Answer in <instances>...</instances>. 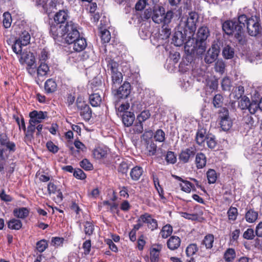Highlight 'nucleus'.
<instances>
[{"label": "nucleus", "mask_w": 262, "mask_h": 262, "mask_svg": "<svg viewBox=\"0 0 262 262\" xmlns=\"http://www.w3.org/2000/svg\"><path fill=\"white\" fill-rule=\"evenodd\" d=\"M225 68V64L222 60H217L215 64V70L221 74L223 73Z\"/></svg>", "instance_id": "58"}, {"label": "nucleus", "mask_w": 262, "mask_h": 262, "mask_svg": "<svg viewBox=\"0 0 262 262\" xmlns=\"http://www.w3.org/2000/svg\"><path fill=\"white\" fill-rule=\"evenodd\" d=\"M108 151V148L105 146H97L93 149L92 155L94 158L100 160L105 158Z\"/></svg>", "instance_id": "18"}, {"label": "nucleus", "mask_w": 262, "mask_h": 262, "mask_svg": "<svg viewBox=\"0 0 262 262\" xmlns=\"http://www.w3.org/2000/svg\"><path fill=\"white\" fill-rule=\"evenodd\" d=\"M64 30L66 31L62 38L69 44L72 43L80 36L76 25L72 21L68 22L66 24Z\"/></svg>", "instance_id": "5"}, {"label": "nucleus", "mask_w": 262, "mask_h": 262, "mask_svg": "<svg viewBox=\"0 0 262 262\" xmlns=\"http://www.w3.org/2000/svg\"><path fill=\"white\" fill-rule=\"evenodd\" d=\"M74 176L80 180H84L86 178V174L81 169H75L73 173Z\"/></svg>", "instance_id": "61"}, {"label": "nucleus", "mask_w": 262, "mask_h": 262, "mask_svg": "<svg viewBox=\"0 0 262 262\" xmlns=\"http://www.w3.org/2000/svg\"><path fill=\"white\" fill-rule=\"evenodd\" d=\"M56 83L52 79H48L45 83V89L48 93L54 92L56 89Z\"/></svg>", "instance_id": "34"}, {"label": "nucleus", "mask_w": 262, "mask_h": 262, "mask_svg": "<svg viewBox=\"0 0 262 262\" xmlns=\"http://www.w3.org/2000/svg\"><path fill=\"white\" fill-rule=\"evenodd\" d=\"M243 237L248 240H252L255 237L254 230L252 228L247 229L243 233Z\"/></svg>", "instance_id": "54"}, {"label": "nucleus", "mask_w": 262, "mask_h": 262, "mask_svg": "<svg viewBox=\"0 0 262 262\" xmlns=\"http://www.w3.org/2000/svg\"><path fill=\"white\" fill-rule=\"evenodd\" d=\"M206 141L209 148L213 149L216 146V142L213 136H208Z\"/></svg>", "instance_id": "64"}, {"label": "nucleus", "mask_w": 262, "mask_h": 262, "mask_svg": "<svg viewBox=\"0 0 262 262\" xmlns=\"http://www.w3.org/2000/svg\"><path fill=\"white\" fill-rule=\"evenodd\" d=\"M8 227L12 230H19L22 227L21 222L16 219H12L8 222Z\"/></svg>", "instance_id": "36"}, {"label": "nucleus", "mask_w": 262, "mask_h": 262, "mask_svg": "<svg viewBox=\"0 0 262 262\" xmlns=\"http://www.w3.org/2000/svg\"><path fill=\"white\" fill-rule=\"evenodd\" d=\"M36 176L41 182H47L50 180L48 172H45L43 168H40L36 172Z\"/></svg>", "instance_id": "38"}, {"label": "nucleus", "mask_w": 262, "mask_h": 262, "mask_svg": "<svg viewBox=\"0 0 262 262\" xmlns=\"http://www.w3.org/2000/svg\"><path fill=\"white\" fill-rule=\"evenodd\" d=\"M219 52V46L217 44H213L207 52L205 57V61L207 63L213 62L217 58Z\"/></svg>", "instance_id": "14"}, {"label": "nucleus", "mask_w": 262, "mask_h": 262, "mask_svg": "<svg viewBox=\"0 0 262 262\" xmlns=\"http://www.w3.org/2000/svg\"><path fill=\"white\" fill-rule=\"evenodd\" d=\"M115 92V96L116 98L125 99L130 93V85L128 82H125L118 89L117 88Z\"/></svg>", "instance_id": "15"}, {"label": "nucleus", "mask_w": 262, "mask_h": 262, "mask_svg": "<svg viewBox=\"0 0 262 262\" xmlns=\"http://www.w3.org/2000/svg\"><path fill=\"white\" fill-rule=\"evenodd\" d=\"M107 70L111 75L112 89L115 91L118 86L121 83L123 80V75L118 71L119 64L114 60L106 59Z\"/></svg>", "instance_id": "2"}, {"label": "nucleus", "mask_w": 262, "mask_h": 262, "mask_svg": "<svg viewBox=\"0 0 262 262\" xmlns=\"http://www.w3.org/2000/svg\"><path fill=\"white\" fill-rule=\"evenodd\" d=\"M146 148L149 155H154L157 151V145L152 141L147 143Z\"/></svg>", "instance_id": "57"}, {"label": "nucleus", "mask_w": 262, "mask_h": 262, "mask_svg": "<svg viewBox=\"0 0 262 262\" xmlns=\"http://www.w3.org/2000/svg\"><path fill=\"white\" fill-rule=\"evenodd\" d=\"M236 253L234 249L228 248L225 252L224 258L226 262H231L234 259Z\"/></svg>", "instance_id": "35"}, {"label": "nucleus", "mask_w": 262, "mask_h": 262, "mask_svg": "<svg viewBox=\"0 0 262 262\" xmlns=\"http://www.w3.org/2000/svg\"><path fill=\"white\" fill-rule=\"evenodd\" d=\"M238 21L243 29L247 26L248 32L252 36H256L261 31L259 18L256 16H252L248 18L246 15L242 14L238 16Z\"/></svg>", "instance_id": "1"}, {"label": "nucleus", "mask_w": 262, "mask_h": 262, "mask_svg": "<svg viewBox=\"0 0 262 262\" xmlns=\"http://www.w3.org/2000/svg\"><path fill=\"white\" fill-rule=\"evenodd\" d=\"M66 29V25H60L59 23H53L50 27V34L54 39L63 38Z\"/></svg>", "instance_id": "11"}, {"label": "nucleus", "mask_w": 262, "mask_h": 262, "mask_svg": "<svg viewBox=\"0 0 262 262\" xmlns=\"http://www.w3.org/2000/svg\"><path fill=\"white\" fill-rule=\"evenodd\" d=\"M183 183L184 185L180 184L181 190L187 193H189L190 192L191 189H195L194 185L189 181L184 180L183 181Z\"/></svg>", "instance_id": "42"}, {"label": "nucleus", "mask_w": 262, "mask_h": 262, "mask_svg": "<svg viewBox=\"0 0 262 262\" xmlns=\"http://www.w3.org/2000/svg\"><path fill=\"white\" fill-rule=\"evenodd\" d=\"M181 239L177 236H172L167 242L168 248L171 250L177 249L180 246Z\"/></svg>", "instance_id": "24"}, {"label": "nucleus", "mask_w": 262, "mask_h": 262, "mask_svg": "<svg viewBox=\"0 0 262 262\" xmlns=\"http://www.w3.org/2000/svg\"><path fill=\"white\" fill-rule=\"evenodd\" d=\"M198 19L197 14L194 12H191L187 18H183L179 26L184 29H187L189 32L190 37L193 36L196 30V22Z\"/></svg>", "instance_id": "4"}, {"label": "nucleus", "mask_w": 262, "mask_h": 262, "mask_svg": "<svg viewBox=\"0 0 262 262\" xmlns=\"http://www.w3.org/2000/svg\"><path fill=\"white\" fill-rule=\"evenodd\" d=\"M29 121L35 124L41 123L47 117L46 112L33 111L29 113Z\"/></svg>", "instance_id": "16"}, {"label": "nucleus", "mask_w": 262, "mask_h": 262, "mask_svg": "<svg viewBox=\"0 0 262 262\" xmlns=\"http://www.w3.org/2000/svg\"><path fill=\"white\" fill-rule=\"evenodd\" d=\"M258 217V212L253 209L248 210L245 215V219L247 222L252 223L255 222Z\"/></svg>", "instance_id": "32"}, {"label": "nucleus", "mask_w": 262, "mask_h": 262, "mask_svg": "<svg viewBox=\"0 0 262 262\" xmlns=\"http://www.w3.org/2000/svg\"><path fill=\"white\" fill-rule=\"evenodd\" d=\"M69 15L67 11L60 10L59 12H57L54 16V23L65 25L67 23H66V21Z\"/></svg>", "instance_id": "21"}, {"label": "nucleus", "mask_w": 262, "mask_h": 262, "mask_svg": "<svg viewBox=\"0 0 262 262\" xmlns=\"http://www.w3.org/2000/svg\"><path fill=\"white\" fill-rule=\"evenodd\" d=\"M208 136L206 135L205 129L201 128L198 130L196 135V141L199 145H202L207 139Z\"/></svg>", "instance_id": "29"}, {"label": "nucleus", "mask_w": 262, "mask_h": 262, "mask_svg": "<svg viewBox=\"0 0 262 262\" xmlns=\"http://www.w3.org/2000/svg\"><path fill=\"white\" fill-rule=\"evenodd\" d=\"M194 155V149L193 147L187 148L182 150L181 152L179 158L184 163L188 162L189 158Z\"/></svg>", "instance_id": "23"}, {"label": "nucleus", "mask_w": 262, "mask_h": 262, "mask_svg": "<svg viewBox=\"0 0 262 262\" xmlns=\"http://www.w3.org/2000/svg\"><path fill=\"white\" fill-rule=\"evenodd\" d=\"M135 118V115L130 112H125L122 116V122L126 126H131L134 121Z\"/></svg>", "instance_id": "25"}, {"label": "nucleus", "mask_w": 262, "mask_h": 262, "mask_svg": "<svg viewBox=\"0 0 262 262\" xmlns=\"http://www.w3.org/2000/svg\"><path fill=\"white\" fill-rule=\"evenodd\" d=\"M221 85L224 91H230L231 87L230 79L227 77H224L222 81Z\"/></svg>", "instance_id": "53"}, {"label": "nucleus", "mask_w": 262, "mask_h": 262, "mask_svg": "<svg viewBox=\"0 0 262 262\" xmlns=\"http://www.w3.org/2000/svg\"><path fill=\"white\" fill-rule=\"evenodd\" d=\"M170 33V29L168 26L163 25L161 31L152 32L150 36V41L154 45L160 46L169 38Z\"/></svg>", "instance_id": "3"}, {"label": "nucleus", "mask_w": 262, "mask_h": 262, "mask_svg": "<svg viewBox=\"0 0 262 262\" xmlns=\"http://www.w3.org/2000/svg\"><path fill=\"white\" fill-rule=\"evenodd\" d=\"M72 43L73 44V50L78 52L85 49L87 45L85 39L82 37H80V36Z\"/></svg>", "instance_id": "22"}, {"label": "nucleus", "mask_w": 262, "mask_h": 262, "mask_svg": "<svg viewBox=\"0 0 262 262\" xmlns=\"http://www.w3.org/2000/svg\"><path fill=\"white\" fill-rule=\"evenodd\" d=\"M115 108L118 113L123 112L124 113L128 110L129 104L128 102L122 103L120 104L119 102H116L115 103Z\"/></svg>", "instance_id": "40"}, {"label": "nucleus", "mask_w": 262, "mask_h": 262, "mask_svg": "<svg viewBox=\"0 0 262 262\" xmlns=\"http://www.w3.org/2000/svg\"><path fill=\"white\" fill-rule=\"evenodd\" d=\"M139 34L140 37L143 39H146L149 36H151L150 32L145 27H142L140 29Z\"/></svg>", "instance_id": "62"}, {"label": "nucleus", "mask_w": 262, "mask_h": 262, "mask_svg": "<svg viewBox=\"0 0 262 262\" xmlns=\"http://www.w3.org/2000/svg\"><path fill=\"white\" fill-rule=\"evenodd\" d=\"M185 32L188 33V30L180 26L176 29L172 38V43L176 46L180 47L184 44L186 38Z\"/></svg>", "instance_id": "7"}, {"label": "nucleus", "mask_w": 262, "mask_h": 262, "mask_svg": "<svg viewBox=\"0 0 262 262\" xmlns=\"http://www.w3.org/2000/svg\"><path fill=\"white\" fill-rule=\"evenodd\" d=\"M47 241L45 239H41L36 243V249L38 252H43L48 247Z\"/></svg>", "instance_id": "49"}, {"label": "nucleus", "mask_w": 262, "mask_h": 262, "mask_svg": "<svg viewBox=\"0 0 262 262\" xmlns=\"http://www.w3.org/2000/svg\"><path fill=\"white\" fill-rule=\"evenodd\" d=\"M172 232V227L169 224H167L163 226L161 232L160 234L162 238H166L170 236Z\"/></svg>", "instance_id": "39"}, {"label": "nucleus", "mask_w": 262, "mask_h": 262, "mask_svg": "<svg viewBox=\"0 0 262 262\" xmlns=\"http://www.w3.org/2000/svg\"><path fill=\"white\" fill-rule=\"evenodd\" d=\"M223 97L217 94L215 95L213 99V104L215 107H220L221 106L223 103Z\"/></svg>", "instance_id": "59"}, {"label": "nucleus", "mask_w": 262, "mask_h": 262, "mask_svg": "<svg viewBox=\"0 0 262 262\" xmlns=\"http://www.w3.org/2000/svg\"><path fill=\"white\" fill-rule=\"evenodd\" d=\"M29 213L28 209L25 207L15 208L13 210L14 215L17 218L21 219L27 217L29 215Z\"/></svg>", "instance_id": "27"}, {"label": "nucleus", "mask_w": 262, "mask_h": 262, "mask_svg": "<svg viewBox=\"0 0 262 262\" xmlns=\"http://www.w3.org/2000/svg\"><path fill=\"white\" fill-rule=\"evenodd\" d=\"M234 37L241 45H244L246 42V37L244 35V29L239 25V27L238 28V30L234 33Z\"/></svg>", "instance_id": "26"}, {"label": "nucleus", "mask_w": 262, "mask_h": 262, "mask_svg": "<svg viewBox=\"0 0 262 262\" xmlns=\"http://www.w3.org/2000/svg\"><path fill=\"white\" fill-rule=\"evenodd\" d=\"M142 173V168L137 165L132 169L130 175L133 180L137 181L140 179Z\"/></svg>", "instance_id": "30"}, {"label": "nucleus", "mask_w": 262, "mask_h": 262, "mask_svg": "<svg viewBox=\"0 0 262 262\" xmlns=\"http://www.w3.org/2000/svg\"><path fill=\"white\" fill-rule=\"evenodd\" d=\"M100 35L103 43L108 42L111 38L110 31L106 29H101L100 30Z\"/></svg>", "instance_id": "44"}, {"label": "nucleus", "mask_w": 262, "mask_h": 262, "mask_svg": "<svg viewBox=\"0 0 262 262\" xmlns=\"http://www.w3.org/2000/svg\"><path fill=\"white\" fill-rule=\"evenodd\" d=\"M239 27V23L238 20H227L222 25L224 31L228 35L234 34L238 30Z\"/></svg>", "instance_id": "13"}, {"label": "nucleus", "mask_w": 262, "mask_h": 262, "mask_svg": "<svg viewBox=\"0 0 262 262\" xmlns=\"http://www.w3.org/2000/svg\"><path fill=\"white\" fill-rule=\"evenodd\" d=\"M189 32L186 33L185 32V39L186 42L185 43V50L187 52L189 53H192L196 50L197 52V49L199 48V42H197L196 40H195L193 38V36H191L189 37Z\"/></svg>", "instance_id": "10"}, {"label": "nucleus", "mask_w": 262, "mask_h": 262, "mask_svg": "<svg viewBox=\"0 0 262 262\" xmlns=\"http://www.w3.org/2000/svg\"><path fill=\"white\" fill-rule=\"evenodd\" d=\"M221 127L224 130H228L232 126V121L229 117L228 111L226 108H222L219 113Z\"/></svg>", "instance_id": "8"}, {"label": "nucleus", "mask_w": 262, "mask_h": 262, "mask_svg": "<svg viewBox=\"0 0 262 262\" xmlns=\"http://www.w3.org/2000/svg\"><path fill=\"white\" fill-rule=\"evenodd\" d=\"M50 69L48 65L45 62H41L37 69V76L36 81L37 83L39 81L44 80L50 74Z\"/></svg>", "instance_id": "9"}, {"label": "nucleus", "mask_w": 262, "mask_h": 262, "mask_svg": "<svg viewBox=\"0 0 262 262\" xmlns=\"http://www.w3.org/2000/svg\"><path fill=\"white\" fill-rule=\"evenodd\" d=\"M214 236L212 234L206 235L201 243V248L205 247L207 250H210L213 247Z\"/></svg>", "instance_id": "20"}, {"label": "nucleus", "mask_w": 262, "mask_h": 262, "mask_svg": "<svg viewBox=\"0 0 262 262\" xmlns=\"http://www.w3.org/2000/svg\"><path fill=\"white\" fill-rule=\"evenodd\" d=\"M17 40L23 43V46H27L30 43V35L28 32L24 31L22 32Z\"/></svg>", "instance_id": "41"}, {"label": "nucleus", "mask_w": 262, "mask_h": 262, "mask_svg": "<svg viewBox=\"0 0 262 262\" xmlns=\"http://www.w3.org/2000/svg\"><path fill=\"white\" fill-rule=\"evenodd\" d=\"M228 219L234 221L237 218L238 214L237 209L235 207H230L227 212Z\"/></svg>", "instance_id": "48"}, {"label": "nucleus", "mask_w": 262, "mask_h": 262, "mask_svg": "<svg viewBox=\"0 0 262 262\" xmlns=\"http://www.w3.org/2000/svg\"><path fill=\"white\" fill-rule=\"evenodd\" d=\"M164 8L162 6H155L153 9L152 19L157 24H160L164 19Z\"/></svg>", "instance_id": "17"}, {"label": "nucleus", "mask_w": 262, "mask_h": 262, "mask_svg": "<svg viewBox=\"0 0 262 262\" xmlns=\"http://www.w3.org/2000/svg\"><path fill=\"white\" fill-rule=\"evenodd\" d=\"M3 25L5 28H8L11 26L10 14L8 12H5L3 14Z\"/></svg>", "instance_id": "60"}, {"label": "nucleus", "mask_w": 262, "mask_h": 262, "mask_svg": "<svg viewBox=\"0 0 262 262\" xmlns=\"http://www.w3.org/2000/svg\"><path fill=\"white\" fill-rule=\"evenodd\" d=\"M165 133L162 129H158L154 135V138L156 141L162 142L165 139Z\"/></svg>", "instance_id": "51"}, {"label": "nucleus", "mask_w": 262, "mask_h": 262, "mask_svg": "<svg viewBox=\"0 0 262 262\" xmlns=\"http://www.w3.org/2000/svg\"><path fill=\"white\" fill-rule=\"evenodd\" d=\"M161 250V246H157V248H153L150 253V259L151 262H158L159 260V254Z\"/></svg>", "instance_id": "33"}, {"label": "nucleus", "mask_w": 262, "mask_h": 262, "mask_svg": "<svg viewBox=\"0 0 262 262\" xmlns=\"http://www.w3.org/2000/svg\"><path fill=\"white\" fill-rule=\"evenodd\" d=\"M222 54L226 59H231L234 57V49L229 45H225L223 48Z\"/></svg>", "instance_id": "28"}, {"label": "nucleus", "mask_w": 262, "mask_h": 262, "mask_svg": "<svg viewBox=\"0 0 262 262\" xmlns=\"http://www.w3.org/2000/svg\"><path fill=\"white\" fill-rule=\"evenodd\" d=\"M206 174L209 184H214L215 183L217 179V175L214 170L212 169H209Z\"/></svg>", "instance_id": "43"}, {"label": "nucleus", "mask_w": 262, "mask_h": 262, "mask_svg": "<svg viewBox=\"0 0 262 262\" xmlns=\"http://www.w3.org/2000/svg\"><path fill=\"white\" fill-rule=\"evenodd\" d=\"M84 232L88 236L91 235L94 230V226L93 224L90 222H85L84 223Z\"/></svg>", "instance_id": "45"}, {"label": "nucleus", "mask_w": 262, "mask_h": 262, "mask_svg": "<svg viewBox=\"0 0 262 262\" xmlns=\"http://www.w3.org/2000/svg\"><path fill=\"white\" fill-rule=\"evenodd\" d=\"M196 164H206V157L205 155L201 152L198 153L195 157Z\"/></svg>", "instance_id": "63"}, {"label": "nucleus", "mask_w": 262, "mask_h": 262, "mask_svg": "<svg viewBox=\"0 0 262 262\" xmlns=\"http://www.w3.org/2000/svg\"><path fill=\"white\" fill-rule=\"evenodd\" d=\"M89 100L92 106L97 107L100 105L102 99L99 94L94 93L90 96Z\"/></svg>", "instance_id": "31"}, {"label": "nucleus", "mask_w": 262, "mask_h": 262, "mask_svg": "<svg viewBox=\"0 0 262 262\" xmlns=\"http://www.w3.org/2000/svg\"><path fill=\"white\" fill-rule=\"evenodd\" d=\"M198 250V248L195 244H190L186 249V253L188 256L193 255Z\"/></svg>", "instance_id": "46"}, {"label": "nucleus", "mask_w": 262, "mask_h": 262, "mask_svg": "<svg viewBox=\"0 0 262 262\" xmlns=\"http://www.w3.org/2000/svg\"><path fill=\"white\" fill-rule=\"evenodd\" d=\"M259 108L258 104L256 100H252L251 102H249V104L248 107L249 112L251 114H254L256 113V111Z\"/></svg>", "instance_id": "52"}, {"label": "nucleus", "mask_w": 262, "mask_h": 262, "mask_svg": "<svg viewBox=\"0 0 262 262\" xmlns=\"http://www.w3.org/2000/svg\"><path fill=\"white\" fill-rule=\"evenodd\" d=\"M91 110L89 106L85 104L81 108L80 115L84 119L89 120L91 117Z\"/></svg>", "instance_id": "37"}, {"label": "nucleus", "mask_w": 262, "mask_h": 262, "mask_svg": "<svg viewBox=\"0 0 262 262\" xmlns=\"http://www.w3.org/2000/svg\"><path fill=\"white\" fill-rule=\"evenodd\" d=\"M23 43L20 42L17 39H16L15 41L14 44L12 46V48L14 52H15L16 54H19L21 53L22 51V47Z\"/></svg>", "instance_id": "56"}, {"label": "nucleus", "mask_w": 262, "mask_h": 262, "mask_svg": "<svg viewBox=\"0 0 262 262\" xmlns=\"http://www.w3.org/2000/svg\"><path fill=\"white\" fill-rule=\"evenodd\" d=\"M210 35L209 29L206 27L200 28L197 32V42L199 43V48L197 49V54H202L206 50V45L204 41Z\"/></svg>", "instance_id": "6"}, {"label": "nucleus", "mask_w": 262, "mask_h": 262, "mask_svg": "<svg viewBox=\"0 0 262 262\" xmlns=\"http://www.w3.org/2000/svg\"><path fill=\"white\" fill-rule=\"evenodd\" d=\"M166 160L168 163L174 164L177 161V157L173 152L169 151L167 152Z\"/></svg>", "instance_id": "55"}, {"label": "nucleus", "mask_w": 262, "mask_h": 262, "mask_svg": "<svg viewBox=\"0 0 262 262\" xmlns=\"http://www.w3.org/2000/svg\"><path fill=\"white\" fill-rule=\"evenodd\" d=\"M19 62L21 64H26L27 66H34L35 63V58L32 53H23L21 54Z\"/></svg>", "instance_id": "19"}, {"label": "nucleus", "mask_w": 262, "mask_h": 262, "mask_svg": "<svg viewBox=\"0 0 262 262\" xmlns=\"http://www.w3.org/2000/svg\"><path fill=\"white\" fill-rule=\"evenodd\" d=\"M137 222L146 224L147 227L152 231L158 228L157 221L152 218L151 215L147 213L141 215Z\"/></svg>", "instance_id": "12"}, {"label": "nucleus", "mask_w": 262, "mask_h": 262, "mask_svg": "<svg viewBox=\"0 0 262 262\" xmlns=\"http://www.w3.org/2000/svg\"><path fill=\"white\" fill-rule=\"evenodd\" d=\"M150 113L148 110L142 111L139 115L137 116V119L138 121L143 122L149 118Z\"/></svg>", "instance_id": "50"}, {"label": "nucleus", "mask_w": 262, "mask_h": 262, "mask_svg": "<svg viewBox=\"0 0 262 262\" xmlns=\"http://www.w3.org/2000/svg\"><path fill=\"white\" fill-rule=\"evenodd\" d=\"M250 100L246 96H243L238 102V106L242 110H246L248 108Z\"/></svg>", "instance_id": "47"}]
</instances>
